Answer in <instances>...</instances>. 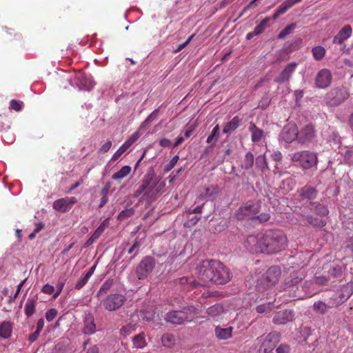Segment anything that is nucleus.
Wrapping results in <instances>:
<instances>
[{
  "label": "nucleus",
  "instance_id": "obj_1",
  "mask_svg": "<svg viewBox=\"0 0 353 353\" xmlns=\"http://www.w3.org/2000/svg\"><path fill=\"white\" fill-rule=\"evenodd\" d=\"M287 244V236L281 230H268L248 236L245 245L253 253L274 254L284 250Z\"/></svg>",
  "mask_w": 353,
  "mask_h": 353
},
{
  "label": "nucleus",
  "instance_id": "obj_2",
  "mask_svg": "<svg viewBox=\"0 0 353 353\" xmlns=\"http://www.w3.org/2000/svg\"><path fill=\"white\" fill-rule=\"evenodd\" d=\"M165 185V183L157 176L153 170H151L145 174L141 184L134 192L133 196L138 198L143 194L147 200L153 201L156 199Z\"/></svg>",
  "mask_w": 353,
  "mask_h": 353
},
{
  "label": "nucleus",
  "instance_id": "obj_3",
  "mask_svg": "<svg viewBox=\"0 0 353 353\" xmlns=\"http://www.w3.org/2000/svg\"><path fill=\"white\" fill-rule=\"evenodd\" d=\"M292 161L296 166L300 167L303 170H307L316 166L318 163L317 154L308 150H301L294 152L292 157Z\"/></svg>",
  "mask_w": 353,
  "mask_h": 353
},
{
  "label": "nucleus",
  "instance_id": "obj_4",
  "mask_svg": "<svg viewBox=\"0 0 353 353\" xmlns=\"http://www.w3.org/2000/svg\"><path fill=\"white\" fill-rule=\"evenodd\" d=\"M199 285L208 286L213 283V259L203 260L196 268Z\"/></svg>",
  "mask_w": 353,
  "mask_h": 353
},
{
  "label": "nucleus",
  "instance_id": "obj_5",
  "mask_svg": "<svg viewBox=\"0 0 353 353\" xmlns=\"http://www.w3.org/2000/svg\"><path fill=\"white\" fill-rule=\"evenodd\" d=\"M213 283L216 284H225L232 278L229 268L216 260H213Z\"/></svg>",
  "mask_w": 353,
  "mask_h": 353
},
{
  "label": "nucleus",
  "instance_id": "obj_6",
  "mask_svg": "<svg viewBox=\"0 0 353 353\" xmlns=\"http://www.w3.org/2000/svg\"><path fill=\"white\" fill-rule=\"evenodd\" d=\"M260 208L261 205L259 203L249 201L238 209L236 214V219L238 220L250 219L254 221L256 215L260 211Z\"/></svg>",
  "mask_w": 353,
  "mask_h": 353
},
{
  "label": "nucleus",
  "instance_id": "obj_7",
  "mask_svg": "<svg viewBox=\"0 0 353 353\" xmlns=\"http://www.w3.org/2000/svg\"><path fill=\"white\" fill-rule=\"evenodd\" d=\"M156 265L155 260L152 256H145L136 268V274L139 280L146 279L154 270Z\"/></svg>",
  "mask_w": 353,
  "mask_h": 353
},
{
  "label": "nucleus",
  "instance_id": "obj_8",
  "mask_svg": "<svg viewBox=\"0 0 353 353\" xmlns=\"http://www.w3.org/2000/svg\"><path fill=\"white\" fill-rule=\"evenodd\" d=\"M194 310V308L191 306L184 308L183 310L169 312L166 314L165 319L173 324L181 325L189 321L190 315Z\"/></svg>",
  "mask_w": 353,
  "mask_h": 353
},
{
  "label": "nucleus",
  "instance_id": "obj_9",
  "mask_svg": "<svg viewBox=\"0 0 353 353\" xmlns=\"http://www.w3.org/2000/svg\"><path fill=\"white\" fill-rule=\"evenodd\" d=\"M281 270L277 266L270 267L260 279V285L263 288H269L274 285L279 280Z\"/></svg>",
  "mask_w": 353,
  "mask_h": 353
},
{
  "label": "nucleus",
  "instance_id": "obj_10",
  "mask_svg": "<svg viewBox=\"0 0 353 353\" xmlns=\"http://www.w3.org/2000/svg\"><path fill=\"white\" fill-rule=\"evenodd\" d=\"M281 335L276 332H270L261 343L259 353H272L280 341Z\"/></svg>",
  "mask_w": 353,
  "mask_h": 353
},
{
  "label": "nucleus",
  "instance_id": "obj_11",
  "mask_svg": "<svg viewBox=\"0 0 353 353\" xmlns=\"http://www.w3.org/2000/svg\"><path fill=\"white\" fill-rule=\"evenodd\" d=\"M125 300V297L121 294H111L103 301V305L108 311H114L120 308Z\"/></svg>",
  "mask_w": 353,
  "mask_h": 353
},
{
  "label": "nucleus",
  "instance_id": "obj_12",
  "mask_svg": "<svg viewBox=\"0 0 353 353\" xmlns=\"http://www.w3.org/2000/svg\"><path fill=\"white\" fill-rule=\"evenodd\" d=\"M220 194V188L216 184H212L209 186L203 187L199 195L198 199L203 200H211L213 201L217 198Z\"/></svg>",
  "mask_w": 353,
  "mask_h": 353
},
{
  "label": "nucleus",
  "instance_id": "obj_13",
  "mask_svg": "<svg viewBox=\"0 0 353 353\" xmlns=\"http://www.w3.org/2000/svg\"><path fill=\"white\" fill-rule=\"evenodd\" d=\"M77 202V200L74 196L64 197L54 201L52 207L58 212H66L69 211L72 206Z\"/></svg>",
  "mask_w": 353,
  "mask_h": 353
},
{
  "label": "nucleus",
  "instance_id": "obj_14",
  "mask_svg": "<svg viewBox=\"0 0 353 353\" xmlns=\"http://www.w3.org/2000/svg\"><path fill=\"white\" fill-rule=\"evenodd\" d=\"M332 79L331 72L327 69H322L316 74L315 84L319 88H325L330 85Z\"/></svg>",
  "mask_w": 353,
  "mask_h": 353
},
{
  "label": "nucleus",
  "instance_id": "obj_15",
  "mask_svg": "<svg viewBox=\"0 0 353 353\" xmlns=\"http://www.w3.org/2000/svg\"><path fill=\"white\" fill-rule=\"evenodd\" d=\"M299 137V130L296 124L289 123L285 125L281 132V138L286 143H292L297 139Z\"/></svg>",
  "mask_w": 353,
  "mask_h": 353
},
{
  "label": "nucleus",
  "instance_id": "obj_16",
  "mask_svg": "<svg viewBox=\"0 0 353 353\" xmlns=\"http://www.w3.org/2000/svg\"><path fill=\"white\" fill-rule=\"evenodd\" d=\"M316 137V131L312 125H307L299 131V143L305 144L311 142Z\"/></svg>",
  "mask_w": 353,
  "mask_h": 353
},
{
  "label": "nucleus",
  "instance_id": "obj_17",
  "mask_svg": "<svg viewBox=\"0 0 353 353\" xmlns=\"http://www.w3.org/2000/svg\"><path fill=\"white\" fill-rule=\"evenodd\" d=\"M75 84L80 90H90L94 88V82L83 72H79L74 77Z\"/></svg>",
  "mask_w": 353,
  "mask_h": 353
},
{
  "label": "nucleus",
  "instance_id": "obj_18",
  "mask_svg": "<svg viewBox=\"0 0 353 353\" xmlns=\"http://www.w3.org/2000/svg\"><path fill=\"white\" fill-rule=\"evenodd\" d=\"M353 294V281L349 282L341 288L339 294V301L334 305L338 306L346 301ZM332 305L331 307H333Z\"/></svg>",
  "mask_w": 353,
  "mask_h": 353
},
{
  "label": "nucleus",
  "instance_id": "obj_19",
  "mask_svg": "<svg viewBox=\"0 0 353 353\" xmlns=\"http://www.w3.org/2000/svg\"><path fill=\"white\" fill-rule=\"evenodd\" d=\"M296 65V63H290L287 65L279 75L274 79V81L278 83L288 81L294 72Z\"/></svg>",
  "mask_w": 353,
  "mask_h": 353
},
{
  "label": "nucleus",
  "instance_id": "obj_20",
  "mask_svg": "<svg viewBox=\"0 0 353 353\" xmlns=\"http://www.w3.org/2000/svg\"><path fill=\"white\" fill-rule=\"evenodd\" d=\"M352 33V27L350 25L344 26L334 37L332 43L335 44H342L345 40L350 37Z\"/></svg>",
  "mask_w": 353,
  "mask_h": 353
},
{
  "label": "nucleus",
  "instance_id": "obj_21",
  "mask_svg": "<svg viewBox=\"0 0 353 353\" xmlns=\"http://www.w3.org/2000/svg\"><path fill=\"white\" fill-rule=\"evenodd\" d=\"M299 196L303 199L314 200L316 198L318 190L310 185H305L297 191Z\"/></svg>",
  "mask_w": 353,
  "mask_h": 353
},
{
  "label": "nucleus",
  "instance_id": "obj_22",
  "mask_svg": "<svg viewBox=\"0 0 353 353\" xmlns=\"http://www.w3.org/2000/svg\"><path fill=\"white\" fill-rule=\"evenodd\" d=\"M293 314L291 310H282L276 312L273 318V323L277 325L285 324L292 321Z\"/></svg>",
  "mask_w": 353,
  "mask_h": 353
},
{
  "label": "nucleus",
  "instance_id": "obj_23",
  "mask_svg": "<svg viewBox=\"0 0 353 353\" xmlns=\"http://www.w3.org/2000/svg\"><path fill=\"white\" fill-rule=\"evenodd\" d=\"M301 0H286L280 4L278 9L272 15V19L276 20L279 16L285 13L294 5L299 3Z\"/></svg>",
  "mask_w": 353,
  "mask_h": 353
},
{
  "label": "nucleus",
  "instance_id": "obj_24",
  "mask_svg": "<svg viewBox=\"0 0 353 353\" xmlns=\"http://www.w3.org/2000/svg\"><path fill=\"white\" fill-rule=\"evenodd\" d=\"M96 328L93 315L91 314H86L83 321V332L85 334L90 335L96 332Z\"/></svg>",
  "mask_w": 353,
  "mask_h": 353
},
{
  "label": "nucleus",
  "instance_id": "obj_25",
  "mask_svg": "<svg viewBox=\"0 0 353 353\" xmlns=\"http://www.w3.org/2000/svg\"><path fill=\"white\" fill-rule=\"evenodd\" d=\"M108 219H105L96 229V230L91 235V236L87 240L85 243V246L88 247L93 244L96 241V240L98 239L100 237V236L103 234L105 228L108 227Z\"/></svg>",
  "mask_w": 353,
  "mask_h": 353
},
{
  "label": "nucleus",
  "instance_id": "obj_26",
  "mask_svg": "<svg viewBox=\"0 0 353 353\" xmlns=\"http://www.w3.org/2000/svg\"><path fill=\"white\" fill-rule=\"evenodd\" d=\"M13 323L3 321L0 324V337L4 339H9L12 336Z\"/></svg>",
  "mask_w": 353,
  "mask_h": 353
},
{
  "label": "nucleus",
  "instance_id": "obj_27",
  "mask_svg": "<svg viewBox=\"0 0 353 353\" xmlns=\"http://www.w3.org/2000/svg\"><path fill=\"white\" fill-rule=\"evenodd\" d=\"M249 130L252 132L251 140L254 143L259 142L263 137V130L258 128L252 121L250 122Z\"/></svg>",
  "mask_w": 353,
  "mask_h": 353
},
{
  "label": "nucleus",
  "instance_id": "obj_28",
  "mask_svg": "<svg viewBox=\"0 0 353 353\" xmlns=\"http://www.w3.org/2000/svg\"><path fill=\"white\" fill-rule=\"evenodd\" d=\"M241 119L239 116L234 117L228 123L225 124L223 129V134H229L235 131L239 126Z\"/></svg>",
  "mask_w": 353,
  "mask_h": 353
},
{
  "label": "nucleus",
  "instance_id": "obj_29",
  "mask_svg": "<svg viewBox=\"0 0 353 353\" xmlns=\"http://www.w3.org/2000/svg\"><path fill=\"white\" fill-rule=\"evenodd\" d=\"M232 327L223 328L219 326L215 328V334L220 340H225L232 337Z\"/></svg>",
  "mask_w": 353,
  "mask_h": 353
},
{
  "label": "nucleus",
  "instance_id": "obj_30",
  "mask_svg": "<svg viewBox=\"0 0 353 353\" xmlns=\"http://www.w3.org/2000/svg\"><path fill=\"white\" fill-rule=\"evenodd\" d=\"M37 299L28 298L24 306V312L28 317H30L35 312L37 305Z\"/></svg>",
  "mask_w": 353,
  "mask_h": 353
},
{
  "label": "nucleus",
  "instance_id": "obj_31",
  "mask_svg": "<svg viewBox=\"0 0 353 353\" xmlns=\"http://www.w3.org/2000/svg\"><path fill=\"white\" fill-rule=\"evenodd\" d=\"M131 170L132 168L130 166L124 165L112 175V179L120 183L123 179L126 177L131 172Z\"/></svg>",
  "mask_w": 353,
  "mask_h": 353
},
{
  "label": "nucleus",
  "instance_id": "obj_32",
  "mask_svg": "<svg viewBox=\"0 0 353 353\" xmlns=\"http://www.w3.org/2000/svg\"><path fill=\"white\" fill-rule=\"evenodd\" d=\"M310 210L321 216H326L329 213L327 208L319 203H311Z\"/></svg>",
  "mask_w": 353,
  "mask_h": 353
},
{
  "label": "nucleus",
  "instance_id": "obj_33",
  "mask_svg": "<svg viewBox=\"0 0 353 353\" xmlns=\"http://www.w3.org/2000/svg\"><path fill=\"white\" fill-rule=\"evenodd\" d=\"M135 139H129L122 144L119 148L115 152L112 157V160H117L125 151L133 143Z\"/></svg>",
  "mask_w": 353,
  "mask_h": 353
},
{
  "label": "nucleus",
  "instance_id": "obj_34",
  "mask_svg": "<svg viewBox=\"0 0 353 353\" xmlns=\"http://www.w3.org/2000/svg\"><path fill=\"white\" fill-rule=\"evenodd\" d=\"M176 281L181 285H190L192 288L199 285V281L192 277L183 276L179 278Z\"/></svg>",
  "mask_w": 353,
  "mask_h": 353
},
{
  "label": "nucleus",
  "instance_id": "obj_35",
  "mask_svg": "<svg viewBox=\"0 0 353 353\" xmlns=\"http://www.w3.org/2000/svg\"><path fill=\"white\" fill-rule=\"evenodd\" d=\"M270 19L269 17H265L263 19L254 29V34L258 36L263 32V31L268 27V23H269Z\"/></svg>",
  "mask_w": 353,
  "mask_h": 353
},
{
  "label": "nucleus",
  "instance_id": "obj_36",
  "mask_svg": "<svg viewBox=\"0 0 353 353\" xmlns=\"http://www.w3.org/2000/svg\"><path fill=\"white\" fill-rule=\"evenodd\" d=\"M329 308L330 306H328L326 303L321 301L314 302L313 305L314 310L321 314H324L327 313Z\"/></svg>",
  "mask_w": 353,
  "mask_h": 353
},
{
  "label": "nucleus",
  "instance_id": "obj_37",
  "mask_svg": "<svg viewBox=\"0 0 353 353\" xmlns=\"http://www.w3.org/2000/svg\"><path fill=\"white\" fill-rule=\"evenodd\" d=\"M223 308L219 304H216L211 307H209L207 310V313L212 317H216V316H219L221 314L223 313Z\"/></svg>",
  "mask_w": 353,
  "mask_h": 353
},
{
  "label": "nucleus",
  "instance_id": "obj_38",
  "mask_svg": "<svg viewBox=\"0 0 353 353\" xmlns=\"http://www.w3.org/2000/svg\"><path fill=\"white\" fill-rule=\"evenodd\" d=\"M254 155L251 152L245 154L242 168L245 170L250 169L254 165Z\"/></svg>",
  "mask_w": 353,
  "mask_h": 353
},
{
  "label": "nucleus",
  "instance_id": "obj_39",
  "mask_svg": "<svg viewBox=\"0 0 353 353\" xmlns=\"http://www.w3.org/2000/svg\"><path fill=\"white\" fill-rule=\"evenodd\" d=\"M219 134H220V127H219V125L217 124L216 125L214 126V128H213L210 134L207 138L206 142L208 143L214 144L217 140V138L219 136Z\"/></svg>",
  "mask_w": 353,
  "mask_h": 353
},
{
  "label": "nucleus",
  "instance_id": "obj_40",
  "mask_svg": "<svg viewBox=\"0 0 353 353\" xmlns=\"http://www.w3.org/2000/svg\"><path fill=\"white\" fill-rule=\"evenodd\" d=\"M307 221L309 224L317 228H322L326 224V222L324 220L313 216H307Z\"/></svg>",
  "mask_w": 353,
  "mask_h": 353
},
{
  "label": "nucleus",
  "instance_id": "obj_41",
  "mask_svg": "<svg viewBox=\"0 0 353 353\" xmlns=\"http://www.w3.org/2000/svg\"><path fill=\"white\" fill-rule=\"evenodd\" d=\"M312 52L314 58L317 61L321 60L325 54V50L322 46H316L313 48Z\"/></svg>",
  "mask_w": 353,
  "mask_h": 353
},
{
  "label": "nucleus",
  "instance_id": "obj_42",
  "mask_svg": "<svg viewBox=\"0 0 353 353\" xmlns=\"http://www.w3.org/2000/svg\"><path fill=\"white\" fill-rule=\"evenodd\" d=\"M295 28V23H290L288 25L279 32V34L277 36V38L279 39H284L286 36L290 34L294 30Z\"/></svg>",
  "mask_w": 353,
  "mask_h": 353
},
{
  "label": "nucleus",
  "instance_id": "obj_43",
  "mask_svg": "<svg viewBox=\"0 0 353 353\" xmlns=\"http://www.w3.org/2000/svg\"><path fill=\"white\" fill-rule=\"evenodd\" d=\"M159 113V109L157 108L154 110L150 115L147 117V118L144 120V121L141 125V128H145L149 123H152L154 121Z\"/></svg>",
  "mask_w": 353,
  "mask_h": 353
},
{
  "label": "nucleus",
  "instance_id": "obj_44",
  "mask_svg": "<svg viewBox=\"0 0 353 353\" xmlns=\"http://www.w3.org/2000/svg\"><path fill=\"white\" fill-rule=\"evenodd\" d=\"M133 345L137 348H143L145 346L146 343L143 334H139L133 339Z\"/></svg>",
  "mask_w": 353,
  "mask_h": 353
},
{
  "label": "nucleus",
  "instance_id": "obj_45",
  "mask_svg": "<svg viewBox=\"0 0 353 353\" xmlns=\"http://www.w3.org/2000/svg\"><path fill=\"white\" fill-rule=\"evenodd\" d=\"M161 341L163 346L170 347L174 344V336L171 334H165L162 336Z\"/></svg>",
  "mask_w": 353,
  "mask_h": 353
},
{
  "label": "nucleus",
  "instance_id": "obj_46",
  "mask_svg": "<svg viewBox=\"0 0 353 353\" xmlns=\"http://www.w3.org/2000/svg\"><path fill=\"white\" fill-rule=\"evenodd\" d=\"M113 285V280L112 279H108L105 281L101 287L100 288L99 292H97V296H99L103 294H106L109 290L111 288V287Z\"/></svg>",
  "mask_w": 353,
  "mask_h": 353
},
{
  "label": "nucleus",
  "instance_id": "obj_47",
  "mask_svg": "<svg viewBox=\"0 0 353 353\" xmlns=\"http://www.w3.org/2000/svg\"><path fill=\"white\" fill-rule=\"evenodd\" d=\"M256 165L262 170L267 168V162L265 155L261 154L256 157Z\"/></svg>",
  "mask_w": 353,
  "mask_h": 353
},
{
  "label": "nucleus",
  "instance_id": "obj_48",
  "mask_svg": "<svg viewBox=\"0 0 353 353\" xmlns=\"http://www.w3.org/2000/svg\"><path fill=\"white\" fill-rule=\"evenodd\" d=\"M134 210L132 208L122 210L118 215L117 219L120 221L124 220L127 217L132 216Z\"/></svg>",
  "mask_w": 353,
  "mask_h": 353
},
{
  "label": "nucleus",
  "instance_id": "obj_49",
  "mask_svg": "<svg viewBox=\"0 0 353 353\" xmlns=\"http://www.w3.org/2000/svg\"><path fill=\"white\" fill-rule=\"evenodd\" d=\"M270 219V214L267 212H263L260 214H256L254 221H258L259 223H265L269 221Z\"/></svg>",
  "mask_w": 353,
  "mask_h": 353
},
{
  "label": "nucleus",
  "instance_id": "obj_50",
  "mask_svg": "<svg viewBox=\"0 0 353 353\" xmlns=\"http://www.w3.org/2000/svg\"><path fill=\"white\" fill-rule=\"evenodd\" d=\"M57 315V310L55 308L48 310L46 313V319L48 321L50 322L54 319Z\"/></svg>",
  "mask_w": 353,
  "mask_h": 353
},
{
  "label": "nucleus",
  "instance_id": "obj_51",
  "mask_svg": "<svg viewBox=\"0 0 353 353\" xmlns=\"http://www.w3.org/2000/svg\"><path fill=\"white\" fill-rule=\"evenodd\" d=\"M179 159V156L176 155L174 156L169 162V163L165 166V171L166 172H170L171 170H172L176 164L177 163Z\"/></svg>",
  "mask_w": 353,
  "mask_h": 353
},
{
  "label": "nucleus",
  "instance_id": "obj_52",
  "mask_svg": "<svg viewBox=\"0 0 353 353\" xmlns=\"http://www.w3.org/2000/svg\"><path fill=\"white\" fill-rule=\"evenodd\" d=\"M22 105H23L22 101H17L14 99L12 100L10 103V108L17 112L21 110Z\"/></svg>",
  "mask_w": 353,
  "mask_h": 353
},
{
  "label": "nucleus",
  "instance_id": "obj_53",
  "mask_svg": "<svg viewBox=\"0 0 353 353\" xmlns=\"http://www.w3.org/2000/svg\"><path fill=\"white\" fill-rule=\"evenodd\" d=\"M272 308L271 307V303H266V304H261V305H258L256 307V311L258 312V313H263V312H265L268 310H270Z\"/></svg>",
  "mask_w": 353,
  "mask_h": 353
},
{
  "label": "nucleus",
  "instance_id": "obj_54",
  "mask_svg": "<svg viewBox=\"0 0 353 353\" xmlns=\"http://www.w3.org/2000/svg\"><path fill=\"white\" fill-rule=\"evenodd\" d=\"M134 330V326L132 325H127L125 326H123V327L121 329V334L123 335L124 336L131 334Z\"/></svg>",
  "mask_w": 353,
  "mask_h": 353
},
{
  "label": "nucleus",
  "instance_id": "obj_55",
  "mask_svg": "<svg viewBox=\"0 0 353 353\" xmlns=\"http://www.w3.org/2000/svg\"><path fill=\"white\" fill-rule=\"evenodd\" d=\"M194 37V34L190 35L185 41L178 46L177 48L174 50V52H178L182 50L186 46L188 45V43L192 41Z\"/></svg>",
  "mask_w": 353,
  "mask_h": 353
},
{
  "label": "nucleus",
  "instance_id": "obj_56",
  "mask_svg": "<svg viewBox=\"0 0 353 353\" xmlns=\"http://www.w3.org/2000/svg\"><path fill=\"white\" fill-rule=\"evenodd\" d=\"M90 279L88 278L86 276H83L82 279H81L79 281H78L75 285V289L80 290L81 289L88 281Z\"/></svg>",
  "mask_w": 353,
  "mask_h": 353
},
{
  "label": "nucleus",
  "instance_id": "obj_57",
  "mask_svg": "<svg viewBox=\"0 0 353 353\" xmlns=\"http://www.w3.org/2000/svg\"><path fill=\"white\" fill-rule=\"evenodd\" d=\"M41 292L46 294H52L54 292V286L50 285V284H46L42 290Z\"/></svg>",
  "mask_w": 353,
  "mask_h": 353
},
{
  "label": "nucleus",
  "instance_id": "obj_58",
  "mask_svg": "<svg viewBox=\"0 0 353 353\" xmlns=\"http://www.w3.org/2000/svg\"><path fill=\"white\" fill-rule=\"evenodd\" d=\"M139 245H140V241H139V239L138 238H137L134 240L133 244L128 249V254H132L135 250L139 248Z\"/></svg>",
  "mask_w": 353,
  "mask_h": 353
},
{
  "label": "nucleus",
  "instance_id": "obj_59",
  "mask_svg": "<svg viewBox=\"0 0 353 353\" xmlns=\"http://www.w3.org/2000/svg\"><path fill=\"white\" fill-rule=\"evenodd\" d=\"M271 157L273 161L276 162H279L282 159V154L280 151L276 150L272 152Z\"/></svg>",
  "mask_w": 353,
  "mask_h": 353
},
{
  "label": "nucleus",
  "instance_id": "obj_60",
  "mask_svg": "<svg viewBox=\"0 0 353 353\" xmlns=\"http://www.w3.org/2000/svg\"><path fill=\"white\" fill-rule=\"evenodd\" d=\"M64 285H65V283H64L63 281H60V282H59L57 283V292L53 295V297L54 299L58 297V296L61 294V292H62L63 288L64 287Z\"/></svg>",
  "mask_w": 353,
  "mask_h": 353
},
{
  "label": "nucleus",
  "instance_id": "obj_61",
  "mask_svg": "<svg viewBox=\"0 0 353 353\" xmlns=\"http://www.w3.org/2000/svg\"><path fill=\"white\" fill-rule=\"evenodd\" d=\"M290 350V348L287 345H281L276 350L277 353H289Z\"/></svg>",
  "mask_w": 353,
  "mask_h": 353
},
{
  "label": "nucleus",
  "instance_id": "obj_62",
  "mask_svg": "<svg viewBox=\"0 0 353 353\" xmlns=\"http://www.w3.org/2000/svg\"><path fill=\"white\" fill-rule=\"evenodd\" d=\"M112 146V141H108L105 143H104L99 149V152L102 153L107 152Z\"/></svg>",
  "mask_w": 353,
  "mask_h": 353
},
{
  "label": "nucleus",
  "instance_id": "obj_63",
  "mask_svg": "<svg viewBox=\"0 0 353 353\" xmlns=\"http://www.w3.org/2000/svg\"><path fill=\"white\" fill-rule=\"evenodd\" d=\"M327 281V279L326 277L321 276H316L314 278V282L319 285H325Z\"/></svg>",
  "mask_w": 353,
  "mask_h": 353
},
{
  "label": "nucleus",
  "instance_id": "obj_64",
  "mask_svg": "<svg viewBox=\"0 0 353 353\" xmlns=\"http://www.w3.org/2000/svg\"><path fill=\"white\" fill-rule=\"evenodd\" d=\"M159 145L163 148L170 147L171 145V141L168 139L163 138L160 140Z\"/></svg>",
  "mask_w": 353,
  "mask_h": 353
}]
</instances>
